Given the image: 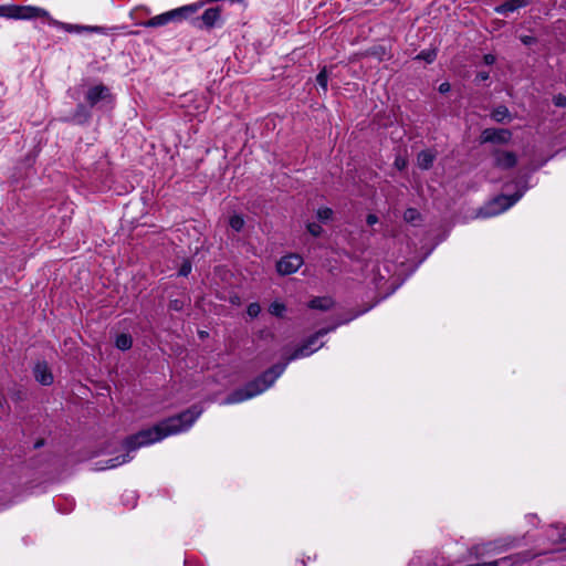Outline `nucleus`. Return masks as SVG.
I'll return each instance as SVG.
<instances>
[{
    "instance_id": "nucleus-29",
    "label": "nucleus",
    "mask_w": 566,
    "mask_h": 566,
    "mask_svg": "<svg viewBox=\"0 0 566 566\" xmlns=\"http://www.w3.org/2000/svg\"><path fill=\"white\" fill-rule=\"evenodd\" d=\"M554 103L556 106H560V107L566 106V97L558 95L554 98Z\"/></svg>"
},
{
    "instance_id": "nucleus-7",
    "label": "nucleus",
    "mask_w": 566,
    "mask_h": 566,
    "mask_svg": "<svg viewBox=\"0 0 566 566\" xmlns=\"http://www.w3.org/2000/svg\"><path fill=\"white\" fill-rule=\"evenodd\" d=\"M303 264V259L298 254H289L283 256L276 264L277 272L282 275L295 273Z\"/></svg>"
},
{
    "instance_id": "nucleus-14",
    "label": "nucleus",
    "mask_w": 566,
    "mask_h": 566,
    "mask_svg": "<svg viewBox=\"0 0 566 566\" xmlns=\"http://www.w3.org/2000/svg\"><path fill=\"white\" fill-rule=\"evenodd\" d=\"M434 156L430 150H423L419 153L417 157V164L422 169H428L433 163Z\"/></svg>"
},
{
    "instance_id": "nucleus-16",
    "label": "nucleus",
    "mask_w": 566,
    "mask_h": 566,
    "mask_svg": "<svg viewBox=\"0 0 566 566\" xmlns=\"http://www.w3.org/2000/svg\"><path fill=\"white\" fill-rule=\"evenodd\" d=\"M63 29L67 32H76L81 33L84 31L87 32H101V27H91V25H78V24H63Z\"/></svg>"
},
{
    "instance_id": "nucleus-33",
    "label": "nucleus",
    "mask_w": 566,
    "mask_h": 566,
    "mask_svg": "<svg viewBox=\"0 0 566 566\" xmlns=\"http://www.w3.org/2000/svg\"><path fill=\"white\" fill-rule=\"evenodd\" d=\"M450 88H451L450 84L448 82H443L439 86V92L440 93H447V92L450 91Z\"/></svg>"
},
{
    "instance_id": "nucleus-12",
    "label": "nucleus",
    "mask_w": 566,
    "mask_h": 566,
    "mask_svg": "<svg viewBox=\"0 0 566 566\" xmlns=\"http://www.w3.org/2000/svg\"><path fill=\"white\" fill-rule=\"evenodd\" d=\"M220 17L221 11L219 8H209L202 13L201 20L206 27L211 28L217 24V22L220 20Z\"/></svg>"
},
{
    "instance_id": "nucleus-35",
    "label": "nucleus",
    "mask_w": 566,
    "mask_h": 566,
    "mask_svg": "<svg viewBox=\"0 0 566 566\" xmlns=\"http://www.w3.org/2000/svg\"><path fill=\"white\" fill-rule=\"evenodd\" d=\"M489 78V73L486 72H480L478 75H476V80L478 81H485Z\"/></svg>"
},
{
    "instance_id": "nucleus-22",
    "label": "nucleus",
    "mask_w": 566,
    "mask_h": 566,
    "mask_svg": "<svg viewBox=\"0 0 566 566\" xmlns=\"http://www.w3.org/2000/svg\"><path fill=\"white\" fill-rule=\"evenodd\" d=\"M316 81H317V84L321 86V88L326 92L327 91V82H328V74H327V70L326 69H323L317 77H316Z\"/></svg>"
},
{
    "instance_id": "nucleus-18",
    "label": "nucleus",
    "mask_w": 566,
    "mask_h": 566,
    "mask_svg": "<svg viewBox=\"0 0 566 566\" xmlns=\"http://www.w3.org/2000/svg\"><path fill=\"white\" fill-rule=\"evenodd\" d=\"M403 219L408 223L417 224L420 220V213L417 209L409 208L405 211Z\"/></svg>"
},
{
    "instance_id": "nucleus-8",
    "label": "nucleus",
    "mask_w": 566,
    "mask_h": 566,
    "mask_svg": "<svg viewBox=\"0 0 566 566\" xmlns=\"http://www.w3.org/2000/svg\"><path fill=\"white\" fill-rule=\"evenodd\" d=\"M111 92L109 88L103 84L94 85L90 87L86 92V102L90 106H95L99 102H108L111 101Z\"/></svg>"
},
{
    "instance_id": "nucleus-23",
    "label": "nucleus",
    "mask_w": 566,
    "mask_h": 566,
    "mask_svg": "<svg viewBox=\"0 0 566 566\" xmlns=\"http://www.w3.org/2000/svg\"><path fill=\"white\" fill-rule=\"evenodd\" d=\"M437 57V53L434 50L429 51H422L420 54L417 55V59L423 60L427 63H432Z\"/></svg>"
},
{
    "instance_id": "nucleus-32",
    "label": "nucleus",
    "mask_w": 566,
    "mask_h": 566,
    "mask_svg": "<svg viewBox=\"0 0 566 566\" xmlns=\"http://www.w3.org/2000/svg\"><path fill=\"white\" fill-rule=\"evenodd\" d=\"M366 221L369 226H374L378 222V218L376 214H368Z\"/></svg>"
},
{
    "instance_id": "nucleus-31",
    "label": "nucleus",
    "mask_w": 566,
    "mask_h": 566,
    "mask_svg": "<svg viewBox=\"0 0 566 566\" xmlns=\"http://www.w3.org/2000/svg\"><path fill=\"white\" fill-rule=\"evenodd\" d=\"M395 166L399 169V170H402L405 167H406V160L403 158H396L395 160Z\"/></svg>"
},
{
    "instance_id": "nucleus-4",
    "label": "nucleus",
    "mask_w": 566,
    "mask_h": 566,
    "mask_svg": "<svg viewBox=\"0 0 566 566\" xmlns=\"http://www.w3.org/2000/svg\"><path fill=\"white\" fill-rule=\"evenodd\" d=\"M525 190L526 188H523L512 196H497L478 211L476 218H491L506 211L523 197Z\"/></svg>"
},
{
    "instance_id": "nucleus-6",
    "label": "nucleus",
    "mask_w": 566,
    "mask_h": 566,
    "mask_svg": "<svg viewBox=\"0 0 566 566\" xmlns=\"http://www.w3.org/2000/svg\"><path fill=\"white\" fill-rule=\"evenodd\" d=\"M493 164L496 168L507 170L516 166L517 156L515 153L495 148L492 151Z\"/></svg>"
},
{
    "instance_id": "nucleus-13",
    "label": "nucleus",
    "mask_w": 566,
    "mask_h": 566,
    "mask_svg": "<svg viewBox=\"0 0 566 566\" xmlns=\"http://www.w3.org/2000/svg\"><path fill=\"white\" fill-rule=\"evenodd\" d=\"M334 301L331 297H315L310 302V307L314 310L327 311L332 308Z\"/></svg>"
},
{
    "instance_id": "nucleus-34",
    "label": "nucleus",
    "mask_w": 566,
    "mask_h": 566,
    "mask_svg": "<svg viewBox=\"0 0 566 566\" xmlns=\"http://www.w3.org/2000/svg\"><path fill=\"white\" fill-rule=\"evenodd\" d=\"M494 61H495V57H494V55H492V54H486V55L484 56V62H485L486 64H493V63H494Z\"/></svg>"
},
{
    "instance_id": "nucleus-11",
    "label": "nucleus",
    "mask_w": 566,
    "mask_h": 566,
    "mask_svg": "<svg viewBox=\"0 0 566 566\" xmlns=\"http://www.w3.org/2000/svg\"><path fill=\"white\" fill-rule=\"evenodd\" d=\"M533 0H506L502 4L497 6L495 8V11L500 14L507 15L509 13H512L521 8L526 7Z\"/></svg>"
},
{
    "instance_id": "nucleus-28",
    "label": "nucleus",
    "mask_w": 566,
    "mask_h": 566,
    "mask_svg": "<svg viewBox=\"0 0 566 566\" xmlns=\"http://www.w3.org/2000/svg\"><path fill=\"white\" fill-rule=\"evenodd\" d=\"M190 272H191V264L189 262H185L179 270V275L187 276Z\"/></svg>"
},
{
    "instance_id": "nucleus-2",
    "label": "nucleus",
    "mask_w": 566,
    "mask_h": 566,
    "mask_svg": "<svg viewBox=\"0 0 566 566\" xmlns=\"http://www.w3.org/2000/svg\"><path fill=\"white\" fill-rule=\"evenodd\" d=\"M319 349V346H315L314 348H308L305 344L295 348V350L287 355L286 352L283 353V358L285 363L277 364L272 366L270 369L264 371L260 377L249 382L244 388L238 389L230 394L224 400L223 405H233L251 399L266 389H269L275 380L284 373L286 366L290 361L308 357L313 353Z\"/></svg>"
},
{
    "instance_id": "nucleus-1",
    "label": "nucleus",
    "mask_w": 566,
    "mask_h": 566,
    "mask_svg": "<svg viewBox=\"0 0 566 566\" xmlns=\"http://www.w3.org/2000/svg\"><path fill=\"white\" fill-rule=\"evenodd\" d=\"M202 413V409L198 406H192L188 410L181 412L178 416L168 418L153 428L142 430L134 436L127 438L123 443L124 453L120 455L108 459L105 462H96L94 470L102 471L107 469L117 468L124 463L129 462L133 459L132 452L136 451L142 447H146L163 439L185 432L189 430L196 420Z\"/></svg>"
},
{
    "instance_id": "nucleus-26",
    "label": "nucleus",
    "mask_w": 566,
    "mask_h": 566,
    "mask_svg": "<svg viewBox=\"0 0 566 566\" xmlns=\"http://www.w3.org/2000/svg\"><path fill=\"white\" fill-rule=\"evenodd\" d=\"M307 228V231L313 235V237H318L322 234L323 232V228L318 224V223H315V222H311L306 226Z\"/></svg>"
},
{
    "instance_id": "nucleus-27",
    "label": "nucleus",
    "mask_w": 566,
    "mask_h": 566,
    "mask_svg": "<svg viewBox=\"0 0 566 566\" xmlns=\"http://www.w3.org/2000/svg\"><path fill=\"white\" fill-rule=\"evenodd\" d=\"M261 312V306L259 303H251L248 308L247 313L250 317H256Z\"/></svg>"
},
{
    "instance_id": "nucleus-10",
    "label": "nucleus",
    "mask_w": 566,
    "mask_h": 566,
    "mask_svg": "<svg viewBox=\"0 0 566 566\" xmlns=\"http://www.w3.org/2000/svg\"><path fill=\"white\" fill-rule=\"evenodd\" d=\"M34 377L38 382L49 386L53 382V375L45 363H38L33 369Z\"/></svg>"
},
{
    "instance_id": "nucleus-30",
    "label": "nucleus",
    "mask_w": 566,
    "mask_h": 566,
    "mask_svg": "<svg viewBox=\"0 0 566 566\" xmlns=\"http://www.w3.org/2000/svg\"><path fill=\"white\" fill-rule=\"evenodd\" d=\"M169 307H170L171 310H174V311H180V310L182 308V304H181V302H180V301H178V300H174V301H171V302H170Z\"/></svg>"
},
{
    "instance_id": "nucleus-3",
    "label": "nucleus",
    "mask_w": 566,
    "mask_h": 566,
    "mask_svg": "<svg viewBox=\"0 0 566 566\" xmlns=\"http://www.w3.org/2000/svg\"><path fill=\"white\" fill-rule=\"evenodd\" d=\"M0 17L14 20L50 19V13L40 7L34 6H0Z\"/></svg>"
},
{
    "instance_id": "nucleus-20",
    "label": "nucleus",
    "mask_w": 566,
    "mask_h": 566,
    "mask_svg": "<svg viewBox=\"0 0 566 566\" xmlns=\"http://www.w3.org/2000/svg\"><path fill=\"white\" fill-rule=\"evenodd\" d=\"M285 310H286L285 305L277 301L273 302L269 307V312L272 315L277 316V317H282Z\"/></svg>"
},
{
    "instance_id": "nucleus-21",
    "label": "nucleus",
    "mask_w": 566,
    "mask_h": 566,
    "mask_svg": "<svg viewBox=\"0 0 566 566\" xmlns=\"http://www.w3.org/2000/svg\"><path fill=\"white\" fill-rule=\"evenodd\" d=\"M316 217L321 221H328L333 217V210L328 207H321L316 211Z\"/></svg>"
},
{
    "instance_id": "nucleus-24",
    "label": "nucleus",
    "mask_w": 566,
    "mask_h": 566,
    "mask_svg": "<svg viewBox=\"0 0 566 566\" xmlns=\"http://www.w3.org/2000/svg\"><path fill=\"white\" fill-rule=\"evenodd\" d=\"M88 118V112L85 109L83 105H78L76 109V114L74 116V120L77 123H83Z\"/></svg>"
},
{
    "instance_id": "nucleus-15",
    "label": "nucleus",
    "mask_w": 566,
    "mask_h": 566,
    "mask_svg": "<svg viewBox=\"0 0 566 566\" xmlns=\"http://www.w3.org/2000/svg\"><path fill=\"white\" fill-rule=\"evenodd\" d=\"M335 327H331V328H322L319 329L318 332H316L314 335H312L304 344L308 347V348H314L315 346H319V348L323 346V343H318V339L326 335L327 333H329L331 331H333Z\"/></svg>"
},
{
    "instance_id": "nucleus-38",
    "label": "nucleus",
    "mask_w": 566,
    "mask_h": 566,
    "mask_svg": "<svg viewBox=\"0 0 566 566\" xmlns=\"http://www.w3.org/2000/svg\"><path fill=\"white\" fill-rule=\"evenodd\" d=\"M3 405V398L0 396V407Z\"/></svg>"
},
{
    "instance_id": "nucleus-9",
    "label": "nucleus",
    "mask_w": 566,
    "mask_h": 566,
    "mask_svg": "<svg viewBox=\"0 0 566 566\" xmlns=\"http://www.w3.org/2000/svg\"><path fill=\"white\" fill-rule=\"evenodd\" d=\"M512 138L509 129L486 128L481 134V143L507 144Z\"/></svg>"
},
{
    "instance_id": "nucleus-5",
    "label": "nucleus",
    "mask_w": 566,
    "mask_h": 566,
    "mask_svg": "<svg viewBox=\"0 0 566 566\" xmlns=\"http://www.w3.org/2000/svg\"><path fill=\"white\" fill-rule=\"evenodd\" d=\"M200 8V4L192 3L188 6H184L165 13L158 14L144 22L143 25L146 28H157L161 25H166L172 21H180L182 19L188 18L189 15L196 13Z\"/></svg>"
},
{
    "instance_id": "nucleus-19",
    "label": "nucleus",
    "mask_w": 566,
    "mask_h": 566,
    "mask_svg": "<svg viewBox=\"0 0 566 566\" xmlns=\"http://www.w3.org/2000/svg\"><path fill=\"white\" fill-rule=\"evenodd\" d=\"M510 116L505 106H500L492 112V118L496 122H504Z\"/></svg>"
},
{
    "instance_id": "nucleus-36",
    "label": "nucleus",
    "mask_w": 566,
    "mask_h": 566,
    "mask_svg": "<svg viewBox=\"0 0 566 566\" xmlns=\"http://www.w3.org/2000/svg\"><path fill=\"white\" fill-rule=\"evenodd\" d=\"M522 42H523L524 44H527V45H528V44H531V43H533V42H534V39H533L532 36H527V35H526V36H523V38H522Z\"/></svg>"
},
{
    "instance_id": "nucleus-25",
    "label": "nucleus",
    "mask_w": 566,
    "mask_h": 566,
    "mask_svg": "<svg viewBox=\"0 0 566 566\" xmlns=\"http://www.w3.org/2000/svg\"><path fill=\"white\" fill-rule=\"evenodd\" d=\"M229 223L233 230L240 231L244 226V220L242 219V217L235 214L230 218Z\"/></svg>"
},
{
    "instance_id": "nucleus-37",
    "label": "nucleus",
    "mask_w": 566,
    "mask_h": 566,
    "mask_svg": "<svg viewBox=\"0 0 566 566\" xmlns=\"http://www.w3.org/2000/svg\"><path fill=\"white\" fill-rule=\"evenodd\" d=\"M558 539L560 542H565L566 541V528L560 534H558Z\"/></svg>"
},
{
    "instance_id": "nucleus-17",
    "label": "nucleus",
    "mask_w": 566,
    "mask_h": 566,
    "mask_svg": "<svg viewBox=\"0 0 566 566\" xmlns=\"http://www.w3.org/2000/svg\"><path fill=\"white\" fill-rule=\"evenodd\" d=\"M116 347L120 350H127L132 347V337L127 334H120L116 337Z\"/></svg>"
}]
</instances>
